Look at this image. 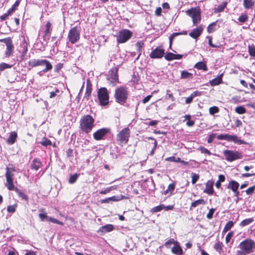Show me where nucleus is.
Here are the masks:
<instances>
[{
  "label": "nucleus",
  "mask_w": 255,
  "mask_h": 255,
  "mask_svg": "<svg viewBox=\"0 0 255 255\" xmlns=\"http://www.w3.org/2000/svg\"><path fill=\"white\" fill-rule=\"evenodd\" d=\"M11 13H9V11L7 10V12L5 13H4L2 15L0 16V18L1 20L3 21L6 19L7 16L10 15Z\"/></svg>",
  "instance_id": "59"
},
{
  "label": "nucleus",
  "mask_w": 255,
  "mask_h": 255,
  "mask_svg": "<svg viewBox=\"0 0 255 255\" xmlns=\"http://www.w3.org/2000/svg\"><path fill=\"white\" fill-rule=\"evenodd\" d=\"M223 74H221L219 76H218L216 78L213 79V80L210 81L209 83L212 86H215L216 85H218L221 84L222 82V77Z\"/></svg>",
  "instance_id": "22"
},
{
  "label": "nucleus",
  "mask_w": 255,
  "mask_h": 255,
  "mask_svg": "<svg viewBox=\"0 0 255 255\" xmlns=\"http://www.w3.org/2000/svg\"><path fill=\"white\" fill-rule=\"evenodd\" d=\"M223 153L225 159L229 162L242 159L243 157L242 153L237 150L227 149L224 150Z\"/></svg>",
  "instance_id": "7"
},
{
  "label": "nucleus",
  "mask_w": 255,
  "mask_h": 255,
  "mask_svg": "<svg viewBox=\"0 0 255 255\" xmlns=\"http://www.w3.org/2000/svg\"><path fill=\"white\" fill-rule=\"evenodd\" d=\"M111 201H119L123 199L122 196H114L111 197H109Z\"/></svg>",
  "instance_id": "56"
},
{
  "label": "nucleus",
  "mask_w": 255,
  "mask_h": 255,
  "mask_svg": "<svg viewBox=\"0 0 255 255\" xmlns=\"http://www.w3.org/2000/svg\"><path fill=\"white\" fill-rule=\"evenodd\" d=\"M164 208V205L163 204H161L159 206L153 207L151 209V211L153 213L158 212L161 211L162 209Z\"/></svg>",
  "instance_id": "40"
},
{
  "label": "nucleus",
  "mask_w": 255,
  "mask_h": 255,
  "mask_svg": "<svg viewBox=\"0 0 255 255\" xmlns=\"http://www.w3.org/2000/svg\"><path fill=\"white\" fill-rule=\"evenodd\" d=\"M205 204V201L203 199H199L192 203L191 208H195L200 205Z\"/></svg>",
  "instance_id": "35"
},
{
  "label": "nucleus",
  "mask_w": 255,
  "mask_h": 255,
  "mask_svg": "<svg viewBox=\"0 0 255 255\" xmlns=\"http://www.w3.org/2000/svg\"><path fill=\"white\" fill-rule=\"evenodd\" d=\"M109 131L110 129L109 128H101L94 133L93 137L96 140H101Z\"/></svg>",
  "instance_id": "15"
},
{
  "label": "nucleus",
  "mask_w": 255,
  "mask_h": 255,
  "mask_svg": "<svg viewBox=\"0 0 255 255\" xmlns=\"http://www.w3.org/2000/svg\"><path fill=\"white\" fill-rule=\"evenodd\" d=\"M219 112V108L217 107L214 106L210 108L209 113L211 115H214Z\"/></svg>",
  "instance_id": "51"
},
{
  "label": "nucleus",
  "mask_w": 255,
  "mask_h": 255,
  "mask_svg": "<svg viewBox=\"0 0 255 255\" xmlns=\"http://www.w3.org/2000/svg\"><path fill=\"white\" fill-rule=\"evenodd\" d=\"M149 139H151L154 140V146L152 148V150L150 152L149 155L151 156H152L154 153V151L157 147V141L155 139L152 138V137H149Z\"/></svg>",
  "instance_id": "48"
},
{
  "label": "nucleus",
  "mask_w": 255,
  "mask_h": 255,
  "mask_svg": "<svg viewBox=\"0 0 255 255\" xmlns=\"http://www.w3.org/2000/svg\"><path fill=\"white\" fill-rule=\"evenodd\" d=\"M118 71V69L117 67H113L109 71L107 78V80L113 85H115L119 82Z\"/></svg>",
  "instance_id": "12"
},
{
  "label": "nucleus",
  "mask_w": 255,
  "mask_h": 255,
  "mask_svg": "<svg viewBox=\"0 0 255 255\" xmlns=\"http://www.w3.org/2000/svg\"><path fill=\"white\" fill-rule=\"evenodd\" d=\"M80 29L77 27L72 28L68 33V38L72 44H75L80 39Z\"/></svg>",
  "instance_id": "10"
},
{
  "label": "nucleus",
  "mask_w": 255,
  "mask_h": 255,
  "mask_svg": "<svg viewBox=\"0 0 255 255\" xmlns=\"http://www.w3.org/2000/svg\"><path fill=\"white\" fill-rule=\"evenodd\" d=\"M213 181L208 180L206 183V189L204 190V192L208 194L209 195H212L214 192L213 187Z\"/></svg>",
  "instance_id": "20"
},
{
  "label": "nucleus",
  "mask_w": 255,
  "mask_h": 255,
  "mask_svg": "<svg viewBox=\"0 0 255 255\" xmlns=\"http://www.w3.org/2000/svg\"><path fill=\"white\" fill-rule=\"evenodd\" d=\"M239 184L238 182L235 180H231L228 184L227 188L235 191L236 190H238Z\"/></svg>",
  "instance_id": "24"
},
{
  "label": "nucleus",
  "mask_w": 255,
  "mask_h": 255,
  "mask_svg": "<svg viewBox=\"0 0 255 255\" xmlns=\"http://www.w3.org/2000/svg\"><path fill=\"white\" fill-rule=\"evenodd\" d=\"M129 129L126 128L122 129L117 135V139L121 144H126L128 141Z\"/></svg>",
  "instance_id": "11"
},
{
  "label": "nucleus",
  "mask_w": 255,
  "mask_h": 255,
  "mask_svg": "<svg viewBox=\"0 0 255 255\" xmlns=\"http://www.w3.org/2000/svg\"><path fill=\"white\" fill-rule=\"evenodd\" d=\"M215 137H216L215 133H212V134L210 135V136L208 137V139L207 140L208 143H211Z\"/></svg>",
  "instance_id": "61"
},
{
  "label": "nucleus",
  "mask_w": 255,
  "mask_h": 255,
  "mask_svg": "<svg viewBox=\"0 0 255 255\" xmlns=\"http://www.w3.org/2000/svg\"><path fill=\"white\" fill-rule=\"evenodd\" d=\"M40 143L44 146H47L51 144V141L47 138L43 139Z\"/></svg>",
  "instance_id": "52"
},
{
  "label": "nucleus",
  "mask_w": 255,
  "mask_h": 255,
  "mask_svg": "<svg viewBox=\"0 0 255 255\" xmlns=\"http://www.w3.org/2000/svg\"><path fill=\"white\" fill-rule=\"evenodd\" d=\"M199 178V175L197 174L192 173V184H195L197 180Z\"/></svg>",
  "instance_id": "50"
},
{
  "label": "nucleus",
  "mask_w": 255,
  "mask_h": 255,
  "mask_svg": "<svg viewBox=\"0 0 255 255\" xmlns=\"http://www.w3.org/2000/svg\"><path fill=\"white\" fill-rule=\"evenodd\" d=\"M117 188V187L116 186H111L109 188H107V189H106L105 190H101L100 192V193L101 194H106L109 192H110V191L114 190V189H116Z\"/></svg>",
  "instance_id": "41"
},
{
  "label": "nucleus",
  "mask_w": 255,
  "mask_h": 255,
  "mask_svg": "<svg viewBox=\"0 0 255 255\" xmlns=\"http://www.w3.org/2000/svg\"><path fill=\"white\" fill-rule=\"evenodd\" d=\"M203 30V28L202 26L201 25L199 26L197 28L193 29L192 31L189 33V35L194 39H197L200 36Z\"/></svg>",
  "instance_id": "18"
},
{
  "label": "nucleus",
  "mask_w": 255,
  "mask_h": 255,
  "mask_svg": "<svg viewBox=\"0 0 255 255\" xmlns=\"http://www.w3.org/2000/svg\"><path fill=\"white\" fill-rule=\"evenodd\" d=\"M19 3L20 0H16L15 3L12 5V7L8 10L9 11V13H12L15 10V7L19 5Z\"/></svg>",
  "instance_id": "46"
},
{
  "label": "nucleus",
  "mask_w": 255,
  "mask_h": 255,
  "mask_svg": "<svg viewBox=\"0 0 255 255\" xmlns=\"http://www.w3.org/2000/svg\"><path fill=\"white\" fill-rule=\"evenodd\" d=\"M194 68L198 70H203L207 71L208 70L206 63L204 62H198L195 66Z\"/></svg>",
  "instance_id": "27"
},
{
  "label": "nucleus",
  "mask_w": 255,
  "mask_h": 255,
  "mask_svg": "<svg viewBox=\"0 0 255 255\" xmlns=\"http://www.w3.org/2000/svg\"><path fill=\"white\" fill-rule=\"evenodd\" d=\"M143 43L141 41H139V42H137L136 43V47H137V51L139 53V54H138V57L137 58L139 57V56L141 54V48L143 46Z\"/></svg>",
  "instance_id": "43"
},
{
  "label": "nucleus",
  "mask_w": 255,
  "mask_h": 255,
  "mask_svg": "<svg viewBox=\"0 0 255 255\" xmlns=\"http://www.w3.org/2000/svg\"><path fill=\"white\" fill-rule=\"evenodd\" d=\"M164 54V50L161 46L157 47L150 54L151 58L157 59L162 58Z\"/></svg>",
  "instance_id": "13"
},
{
  "label": "nucleus",
  "mask_w": 255,
  "mask_h": 255,
  "mask_svg": "<svg viewBox=\"0 0 255 255\" xmlns=\"http://www.w3.org/2000/svg\"><path fill=\"white\" fill-rule=\"evenodd\" d=\"M186 13L192 19L194 25H197L201 21V11L198 7H193L186 11Z\"/></svg>",
  "instance_id": "8"
},
{
  "label": "nucleus",
  "mask_w": 255,
  "mask_h": 255,
  "mask_svg": "<svg viewBox=\"0 0 255 255\" xmlns=\"http://www.w3.org/2000/svg\"><path fill=\"white\" fill-rule=\"evenodd\" d=\"M227 5V2L224 1L221 4H219L217 7H216L215 9V12H221L223 11L224 8L226 7Z\"/></svg>",
  "instance_id": "32"
},
{
  "label": "nucleus",
  "mask_w": 255,
  "mask_h": 255,
  "mask_svg": "<svg viewBox=\"0 0 255 255\" xmlns=\"http://www.w3.org/2000/svg\"><path fill=\"white\" fill-rule=\"evenodd\" d=\"M199 149L202 153H206L209 155L211 154V152L208 149L205 148L204 147L200 146L199 147Z\"/></svg>",
  "instance_id": "54"
},
{
  "label": "nucleus",
  "mask_w": 255,
  "mask_h": 255,
  "mask_svg": "<svg viewBox=\"0 0 255 255\" xmlns=\"http://www.w3.org/2000/svg\"><path fill=\"white\" fill-rule=\"evenodd\" d=\"M193 78V74L191 73L188 72L187 71H182L181 73V79H192Z\"/></svg>",
  "instance_id": "28"
},
{
  "label": "nucleus",
  "mask_w": 255,
  "mask_h": 255,
  "mask_svg": "<svg viewBox=\"0 0 255 255\" xmlns=\"http://www.w3.org/2000/svg\"><path fill=\"white\" fill-rule=\"evenodd\" d=\"M255 5L254 0H243V5L245 9L252 8Z\"/></svg>",
  "instance_id": "26"
},
{
  "label": "nucleus",
  "mask_w": 255,
  "mask_h": 255,
  "mask_svg": "<svg viewBox=\"0 0 255 255\" xmlns=\"http://www.w3.org/2000/svg\"><path fill=\"white\" fill-rule=\"evenodd\" d=\"M181 34H187V31H183V32H175L172 34L169 37L170 45L171 46L172 40H173L175 37Z\"/></svg>",
  "instance_id": "33"
},
{
  "label": "nucleus",
  "mask_w": 255,
  "mask_h": 255,
  "mask_svg": "<svg viewBox=\"0 0 255 255\" xmlns=\"http://www.w3.org/2000/svg\"><path fill=\"white\" fill-rule=\"evenodd\" d=\"M92 91V84L91 83L90 80L89 79H88L86 80V89L84 97V99L88 100L89 99L90 97L91 96Z\"/></svg>",
  "instance_id": "17"
},
{
  "label": "nucleus",
  "mask_w": 255,
  "mask_h": 255,
  "mask_svg": "<svg viewBox=\"0 0 255 255\" xmlns=\"http://www.w3.org/2000/svg\"><path fill=\"white\" fill-rule=\"evenodd\" d=\"M234 223L232 221L228 222L224 227L223 232L226 233L231 229V228L234 226Z\"/></svg>",
  "instance_id": "34"
},
{
  "label": "nucleus",
  "mask_w": 255,
  "mask_h": 255,
  "mask_svg": "<svg viewBox=\"0 0 255 255\" xmlns=\"http://www.w3.org/2000/svg\"><path fill=\"white\" fill-rule=\"evenodd\" d=\"M249 52L251 56L255 57V46L254 45H249L248 46Z\"/></svg>",
  "instance_id": "42"
},
{
  "label": "nucleus",
  "mask_w": 255,
  "mask_h": 255,
  "mask_svg": "<svg viewBox=\"0 0 255 255\" xmlns=\"http://www.w3.org/2000/svg\"><path fill=\"white\" fill-rule=\"evenodd\" d=\"M239 248L241 250L237 251L238 255H247L255 249V242L252 240H246L240 243Z\"/></svg>",
  "instance_id": "2"
},
{
  "label": "nucleus",
  "mask_w": 255,
  "mask_h": 255,
  "mask_svg": "<svg viewBox=\"0 0 255 255\" xmlns=\"http://www.w3.org/2000/svg\"><path fill=\"white\" fill-rule=\"evenodd\" d=\"M28 65L32 67L45 66V68L43 69L44 73L47 72L52 69L51 64L46 59H32L28 62Z\"/></svg>",
  "instance_id": "5"
},
{
  "label": "nucleus",
  "mask_w": 255,
  "mask_h": 255,
  "mask_svg": "<svg viewBox=\"0 0 255 255\" xmlns=\"http://www.w3.org/2000/svg\"><path fill=\"white\" fill-rule=\"evenodd\" d=\"M249 17L247 14L242 13L238 18L239 21L241 23H244L248 20Z\"/></svg>",
  "instance_id": "38"
},
{
  "label": "nucleus",
  "mask_w": 255,
  "mask_h": 255,
  "mask_svg": "<svg viewBox=\"0 0 255 255\" xmlns=\"http://www.w3.org/2000/svg\"><path fill=\"white\" fill-rule=\"evenodd\" d=\"M13 171H15V169L14 168H10L7 167L6 168L5 177L6 179V182L5 183V186L9 190H15L19 197L25 201H27L28 199V196L19 189L17 188H15L14 187L13 183V177L14 176V174L12 172Z\"/></svg>",
  "instance_id": "1"
},
{
  "label": "nucleus",
  "mask_w": 255,
  "mask_h": 255,
  "mask_svg": "<svg viewBox=\"0 0 255 255\" xmlns=\"http://www.w3.org/2000/svg\"><path fill=\"white\" fill-rule=\"evenodd\" d=\"M47 215L45 214L40 213L39 214V217L40 218L41 221H44L46 220Z\"/></svg>",
  "instance_id": "64"
},
{
  "label": "nucleus",
  "mask_w": 255,
  "mask_h": 255,
  "mask_svg": "<svg viewBox=\"0 0 255 255\" xmlns=\"http://www.w3.org/2000/svg\"><path fill=\"white\" fill-rule=\"evenodd\" d=\"M235 112L238 114H243L246 112V109L243 106H238L236 108Z\"/></svg>",
  "instance_id": "37"
},
{
  "label": "nucleus",
  "mask_w": 255,
  "mask_h": 255,
  "mask_svg": "<svg viewBox=\"0 0 255 255\" xmlns=\"http://www.w3.org/2000/svg\"><path fill=\"white\" fill-rule=\"evenodd\" d=\"M63 67V64L59 63H58L55 67V71L58 72Z\"/></svg>",
  "instance_id": "62"
},
{
  "label": "nucleus",
  "mask_w": 255,
  "mask_h": 255,
  "mask_svg": "<svg viewBox=\"0 0 255 255\" xmlns=\"http://www.w3.org/2000/svg\"><path fill=\"white\" fill-rule=\"evenodd\" d=\"M255 190V185L249 188L248 189H247L246 190V193L248 195L250 196L254 192Z\"/></svg>",
  "instance_id": "53"
},
{
  "label": "nucleus",
  "mask_w": 255,
  "mask_h": 255,
  "mask_svg": "<svg viewBox=\"0 0 255 255\" xmlns=\"http://www.w3.org/2000/svg\"><path fill=\"white\" fill-rule=\"evenodd\" d=\"M114 97L116 102L118 103L123 104L126 103L128 97L127 89L123 86L117 88Z\"/></svg>",
  "instance_id": "4"
},
{
  "label": "nucleus",
  "mask_w": 255,
  "mask_h": 255,
  "mask_svg": "<svg viewBox=\"0 0 255 255\" xmlns=\"http://www.w3.org/2000/svg\"><path fill=\"white\" fill-rule=\"evenodd\" d=\"M78 176H79L78 174H77L76 173L70 176V177H69V181H68L69 183L70 184L74 183L76 181L77 179H78Z\"/></svg>",
  "instance_id": "39"
},
{
  "label": "nucleus",
  "mask_w": 255,
  "mask_h": 255,
  "mask_svg": "<svg viewBox=\"0 0 255 255\" xmlns=\"http://www.w3.org/2000/svg\"><path fill=\"white\" fill-rule=\"evenodd\" d=\"M11 65L5 63H2L0 64V71H2L6 69L10 68L11 67Z\"/></svg>",
  "instance_id": "45"
},
{
  "label": "nucleus",
  "mask_w": 255,
  "mask_h": 255,
  "mask_svg": "<svg viewBox=\"0 0 255 255\" xmlns=\"http://www.w3.org/2000/svg\"><path fill=\"white\" fill-rule=\"evenodd\" d=\"M175 188V185L173 183L170 184L166 190L165 191V194H167L168 191L172 192Z\"/></svg>",
  "instance_id": "55"
},
{
  "label": "nucleus",
  "mask_w": 255,
  "mask_h": 255,
  "mask_svg": "<svg viewBox=\"0 0 255 255\" xmlns=\"http://www.w3.org/2000/svg\"><path fill=\"white\" fill-rule=\"evenodd\" d=\"M176 242L177 241H175L174 239H170L166 242H165L164 245L167 248H171V245L172 244L174 245L175 244Z\"/></svg>",
  "instance_id": "44"
},
{
  "label": "nucleus",
  "mask_w": 255,
  "mask_h": 255,
  "mask_svg": "<svg viewBox=\"0 0 255 255\" xmlns=\"http://www.w3.org/2000/svg\"><path fill=\"white\" fill-rule=\"evenodd\" d=\"M182 55L175 54L171 52L167 53L164 56L165 59L167 61H171L174 59H180L182 58Z\"/></svg>",
  "instance_id": "21"
},
{
  "label": "nucleus",
  "mask_w": 255,
  "mask_h": 255,
  "mask_svg": "<svg viewBox=\"0 0 255 255\" xmlns=\"http://www.w3.org/2000/svg\"><path fill=\"white\" fill-rule=\"evenodd\" d=\"M207 38L208 39V43L209 45L212 47H217L218 46L215 45L212 43V38L210 36H207Z\"/></svg>",
  "instance_id": "63"
},
{
  "label": "nucleus",
  "mask_w": 255,
  "mask_h": 255,
  "mask_svg": "<svg viewBox=\"0 0 255 255\" xmlns=\"http://www.w3.org/2000/svg\"><path fill=\"white\" fill-rule=\"evenodd\" d=\"M114 229V226L111 224H107L105 226H103L100 228L99 230V232H101L103 233H106L107 232H111L113 231Z\"/></svg>",
  "instance_id": "23"
},
{
  "label": "nucleus",
  "mask_w": 255,
  "mask_h": 255,
  "mask_svg": "<svg viewBox=\"0 0 255 255\" xmlns=\"http://www.w3.org/2000/svg\"><path fill=\"white\" fill-rule=\"evenodd\" d=\"M132 35V33L128 29L121 30L117 36V40L119 43H125L131 38Z\"/></svg>",
  "instance_id": "9"
},
{
  "label": "nucleus",
  "mask_w": 255,
  "mask_h": 255,
  "mask_svg": "<svg viewBox=\"0 0 255 255\" xmlns=\"http://www.w3.org/2000/svg\"><path fill=\"white\" fill-rule=\"evenodd\" d=\"M223 244L222 243L218 241L214 245V249L217 251L222 250Z\"/></svg>",
  "instance_id": "47"
},
{
  "label": "nucleus",
  "mask_w": 255,
  "mask_h": 255,
  "mask_svg": "<svg viewBox=\"0 0 255 255\" xmlns=\"http://www.w3.org/2000/svg\"><path fill=\"white\" fill-rule=\"evenodd\" d=\"M233 232H230L227 235V236L226 237V242L227 243H228L230 241V240H231L232 237L233 236Z\"/></svg>",
  "instance_id": "58"
},
{
  "label": "nucleus",
  "mask_w": 255,
  "mask_h": 255,
  "mask_svg": "<svg viewBox=\"0 0 255 255\" xmlns=\"http://www.w3.org/2000/svg\"><path fill=\"white\" fill-rule=\"evenodd\" d=\"M171 252L176 255H182L183 250L177 241L175 242L173 247L171 248Z\"/></svg>",
  "instance_id": "19"
},
{
  "label": "nucleus",
  "mask_w": 255,
  "mask_h": 255,
  "mask_svg": "<svg viewBox=\"0 0 255 255\" xmlns=\"http://www.w3.org/2000/svg\"><path fill=\"white\" fill-rule=\"evenodd\" d=\"M254 221L253 218H248L243 220L240 223V226L242 227L246 226L252 223Z\"/></svg>",
  "instance_id": "31"
},
{
  "label": "nucleus",
  "mask_w": 255,
  "mask_h": 255,
  "mask_svg": "<svg viewBox=\"0 0 255 255\" xmlns=\"http://www.w3.org/2000/svg\"><path fill=\"white\" fill-rule=\"evenodd\" d=\"M42 166V163L39 159H34L31 164V168L32 169L37 170Z\"/></svg>",
  "instance_id": "25"
},
{
  "label": "nucleus",
  "mask_w": 255,
  "mask_h": 255,
  "mask_svg": "<svg viewBox=\"0 0 255 255\" xmlns=\"http://www.w3.org/2000/svg\"><path fill=\"white\" fill-rule=\"evenodd\" d=\"M95 120L90 115L83 117L80 122V128L83 132L86 133L90 132L94 127Z\"/></svg>",
  "instance_id": "3"
},
{
  "label": "nucleus",
  "mask_w": 255,
  "mask_h": 255,
  "mask_svg": "<svg viewBox=\"0 0 255 255\" xmlns=\"http://www.w3.org/2000/svg\"><path fill=\"white\" fill-rule=\"evenodd\" d=\"M214 211L215 209L213 208H212L209 210V213L207 215V218L208 219H211V218H212Z\"/></svg>",
  "instance_id": "57"
},
{
  "label": "nucleus",
  "mask_w": 255,
  "mask_h": 255,
  "mask_svg": "<svg viewBox=\"0 0 255 255\" xmlns=\"http://www.w3.org/2000/svg\"><path fill=\"white\" fill-rule=\"evenodd\" d=\"M17 207L16 204L13 205H9L7 207V211L9 213H14L15 211L16 208Z\"/></svg>",
  "instance_id": "49"
},
{
  "label": "nucleus",
  "mask_w": 255,
  "mask_h": 255,
  "mask_svg": "<svg viewBox=\"0 0 255 255\" xmlns=\"http://www.w3.org/2000/svg\"><path fill=\"white\" fill-rule=\"evenodd\" d=\"M16 137H17V134L14 132H11L7 140V142L9 144H12L15 142Z\"/></svg>",
  "instance_id": "30"
},
{
  "label": "nucleus",
  "mask_w": 255,
  "mask_h": 255,
  "mask_svg": "<svg viewBox=\"0 0 255 255\" xmlns=\"http://www.w3.org/2000/svg\"><path fill=\"white\" fill-rule=\"evenodd\" d=\"M97 96L100 105L105 106L108 105L109 102V95L106 88L102 87L97 92Z\"/></svg>",
  "instance_id": "6"
},
{
  "label": "nucleus",
  "mask_w": 255,
  "mask_h": 255,
  "mask_svg": "<svg viewBox=\"0 0 255 255\" xmlns=\"http://www.w3.org/2000/svg\"><path fill=\"white\" fill-rule=\"evenodd\" d=\"M59 90L58 89H56L55 91H52L50 93V98H54L56 96V94L59 93Z\"/></svg>",
  "instance_id": "60"
},
{
  "label": "nucleus",
  "mask_w": 255,
  "mask_h": 255,
  "mask_svg": "<svg viewBox=\"0 0 255 255\" xmlns=\"http://www.w3.org/2000/svg\"><path fill=\"white\" fill-rule=\"evenodd\" d=\"M1 41H4L6 46V50L5 54L7 57L9 56L12 53L13 46L12 44L11 40L10 39H2Z\"/></svg>",
  "instance_id": "16"
},
{
  "label": "nucleus",
  "mask_w": 255,
  "mask_h": 255,
  "mask_svg": "<svg viewBox=\"0 0 255 255\" xmlns=\"http://www.w3.org/2000/svg\"><path fill=\"white\" fill-rule=\"evenodd\" d=\"M225 140L228 141H233L239 145L248 144V143L246 141L241 139L237 135H236L226 134Z\"/></svg>",
  "instance_id": "14"
},
{
  "label": "nucleus",
  "mask_w": 255,
  "mask_h": 255,
  "mask_svg": "<svg viewBox=\"0 0 255 255\" xmlns=\"http://www.w3.org/2000/svg\"><path fill=\"white\" fill-rule=\"evenodd\" d=\"M216 22H212L209 24L207 27V31L208 33H212L216 30Z\"/></svg>",
  "instance_id": "36"
},
{
  "label": "nucleus",
  "mask_w": 255,
  "mask_h": 255,
  "mask_svg": "<svg viewBox=\"0 0 255 255\" xmlns=\"http://www.w3.org/2000/svg\"><path fill=\"white\" fill-rule=\"evenodd\" d=\"M51 24L50 21H48L46 24V28L44 30V37L49 36L52 31Z\"/></svg>",
  "instance_id": "29"
}]
</instances>
